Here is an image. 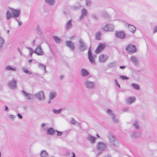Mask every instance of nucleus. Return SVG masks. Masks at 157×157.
<instances>
[{
	"label": "nucleus",
	"mask_w": 157,
	"mask_h": 157,
	"mask_svg": "<svg viewBox=\"0 0 157 157\" xmlns=\"http://www.w3.org/2000/svg\"><path fill=\"white\" fill-rule=\"evenodd\" d=\"M63 76H61L60 77V78H61V79H63Z\"/></svg>",
	"instance_id": "obj_50"
},
{
	"label": "nucleus",
	"mask_w": 157,
	"mask_h": 157,
	"mask_svg": "<svg viewBox=\"0 0 157 157\" xmlns=\"http://www.w3.org/2000/svg\"><path fill=\"white\" fill-rule=\"evenodd\" d=\"M4 44V40L1 37H0V50L2 48Z\"/></svg>",
	"instance_id": "obj_18"
},
{
	"label": "nucleus",
	"mask_w": 157,
	"mask_h": 157,
	"mask_svg": "<svg viewBox=\"0 0 157 157\" xmlns=\"http://www.w3.org/2000/svg\"><path fill=\"white\" fill-rule=\"evenodd\" d=\"M61 110V109H59L58 110H56L55 109H53V112L54 113H59L60 112Z\"/></svg>",
	"instance_id": "obj_30"
},
{
	"label": "nucleus",
	"mask_w": 157,
	"mask_h": 157,
	"mask_svg": "<svg viewBox=\"0 0 157 157\" xmlns=\"http://www.w3.org/2000/svg\"><path fill=\"white\" fill-rule=\"evenodd\" d=\"M16 81L13 79L9 82V85L11 88H15L16 86Z\"/></svg>",
	"instance_id": "obj_8"
},
{
	"label": "nucleus",
	"mask_w": 157,
	"mask_h": 157,
	"mask_svg": "<svg viewBox=\"0 0 157 157\" xmlns=\"http://www.w3.org/2000/svg\"><path fill=\"white\" fill-rule=\"evenodd\" d=\"M1 153L0 152V157H1Z\"/></svg>",
	"instance_id": "obj_52"
},
{
	"label": "nucleus",
	"mask_w": 157,
	"mask_h": 157,
	"mask_svg": "<svg viewBox=\"0 0 157 157\" xmlns=\"http://www.w3.org/2000/svg\"><path fill=\"white\" fill-rule=\"evenodd\" d=\"M116 36L119 38L123 39L125 38V34L123 31H117L115 33Z\"/></svg>",
	"instance_id": "obj_4"
},
{
	"label": "nucleus",
	"mask_w": 157,
	"mask_h": 157,
	"mask_svg": "<svg viewBox=\"0 0 157 157\" xmlns=\"http://www.w3.org/2000/svg\"><path fill=\"white\" fill-rule=\"evenodd\" d=\"M96 136L97 137L99 138V136L98 135V134H96Z\"/></svg>",
	"instance_id": "obj_49"
},
{
	"label": "nucleus",
	"mask_w": 157,
	"mask_h": 157,
	"mask_svg": "<svg viewBox=\"0 0 157 157\" xmlns=\"http://www.w3.org/2000/svg\"><path fill=\"white\" fill-rule=\"evenodd\" d=\"M56 96L55 93H51L50 94L49 98L50 99L54 98Z\"/></svg>",
	"instance_id": "obj_22"
},
{
	"label": "nucleus",
	"mask_w": 157,
	"mask_h": 157,
	"mask_svg": "<svg viewBox=\"0 0 157 157\" xmlns=\"http://www.w3.org/2000/svg\"><path fill=\"white\" fill-rule=\"evenodd\" d=\"M120 78L123 80H127L128 79V78L124 76H121Z\"/></svg>",
	"instance_id": "obj_31"
},
{
	"label": "nucleus",
	"mask_w": 157,
	"mask_h": 157,
	"mask_svg": "<svg viewBox=\"0 0 157 157\" xmlns=\"http://www.w3.org/2000/svg\"><path fill=\"white\" fill-rule=\"evenodd\" d=\"M115 82L116 83V85L119 87H120V85L119 84V83H118V82H117V81L116 79L115 80Z\"/></svg>",
	"instance_id": "obj_35"
},
{
	"label": "nucleus",
	"mask_w": 157,
	"mask_h": 157,
	"mask_svg": "<svg viewBox=\"0 0 157 157\" xmlns=\"http://www.w3.org/2000/svg\"><path fill=\"white\" fill-rule=\"evenodd\" d=\"M132 86L135 89H139L140 87L139 85L136 84H132Z\"/></svg>",
	"instance_id": "obj_23"
},
{
	"label": "nucleus",
	"mask_w": 157,
	"mask_h": 157,
	"mask_svg": "<svg viewBox=\"0 0 157 157\" xmlns=\"http://www.w3.org/2000/svg\"><path fill=\"white\" fill-rule=\"evenodd\" d=\"M101 35V33L100 32H97L96 35V39L98 40H100V39Z\"/></svg>",
	"instance_id": "obj_19"
},
{
	"label": "nucleus",
	"mask_w": 157,
	"mask_h": 157,
	"mask_svg": "<svg viewBox=\"0 0 157 157\" xmlns=\"http://www.w3.org/2000/svg\"><path fill=\"white\" fill-rule=\"evenodd\" d=\"M8 109V108L7 106H6L5 108V110H7Z\"/></svg>",
	"instance_id": "obj_44"
},
{
	"label": "nucleus",
	"mask_w": 157,
	"mask_h": 157,
	"mask_svg": "<svg viewBox=\"0 0 157 157\" xmlns=\"http://www.w3.org/2000/svg\"><path fill=\"white\" fill-rule=\"evenodd\" d=\"M32 53H31L30 54V55L31 56H32Z\"/></svg>",
	"instance_id": "obj_51"
},
{
	"label": "nucleus",
	"mask_w": 157,
	"mask_h": 157,
	"mask_svg": "<svg viewBox=\"0 0 157 157\" xmlns=\"http://www.w3.org/2000/svg\"><path fill=\"white\" fill-rule=\"evenodd\" d=\"M105 147V145L102 143H99L97 145V149L100 150H104Z\"/></svg>",
	"instance_id": "obj_9"
},
{
	"label": "nucleus",
	"mask_w": 157,
	"mask_h": 157,
	"mask_svg": "<svg viewBox=\"0 0 157 157\" xmlns=\"http://www.w3.org/2000/svg\"><path fill=\"white\" fill-rule=\"evenodd\" d=\"M82 11L83 12H86V10L85 9H83L82 10Z\"/></svg>",
	"instance_id": "obj_47"
},
{
	"label": "nucleus",
	"mask_w": 157,
	"mask_h": 157,
	"mask_svg": "<svg viewBox=\"0 0 157 157\" xmlns=\"http://www.w3.org/2000/svg\"><path fill=\"white\" fill-rule=\"evenodd\" d=\"M155 31H157V26L155 28Z\"/></svg>",
	"instance_id": "obj_48"
},
{
	"label": "nucleus",
	"mask_w": 157,
	"mask_h": 157,
	"mask_svg": "<svg viewBox=\"0 0 157 157\" xmlns=\"http://www.w3.org/2000/svg\"><path fill=\"white\" fill-rule=\"evenodd\" d=\"M31 97H33V96H32V95H31Z\"/></svg>",
	"instance_id": "obj_53"
},
{
	"label": "nucleus",
	"mask_w": 157,
	"mask_h": 157,
	"mask_svg": "<svg viewBox=\"0 0 157 157\" xmlns=\"http://www.w3.org/2000/svg\"><path fill=\"white\" fill-rule=\"evenodd\" d=\"M81 73L82 76H85L89 74L88 71L84 69H82L81 71Z\"/></svg>",
	"instance_id": "obj_14"
},
{
	"label": "nucleus",
	"mask_w": 157,
	"mask_h": 157,
	"mask_svg": "<svg viewBox=\"0 0 157 157\" xmlns=\"http://www.w3.org/2000/svg\"><path fill=\"white\" fill-rule=\"evenodd\" d=\"M53 38L55 42L57 43H59L61 41L60 39L57 36H54Z\"/></svg>",
	"instance_id": "obj_20"
},
{
	"label": "nucleus",
	"mask_w": 157,
	"mask_h": 157,
	"mask_svg": "<svg viewBox=\"0 0 157 157\" xmlns=\"http://www.w3.org/2000/svg\"><path fill=\"white\" fill-rule=\"evenodd\" d=\"M88 56L89 59L91 63H94V58L92 54V52L90 50L88 51Z\"/></svg>",
	"instance_id": "obj_10"
},
{
	"label": "nucleus",
	"mask_w": 157,
	"mask_h": 157,
	"mask_svg": "<svg viewBox=\"0 0 157 157\" xmlns=\"http://www.w3.org/2000/svg\"><path fill=\"white\" fill-rule=\"evenodd\" d=\"M34 52L38 55L41 56L44 55V52L42 51L40 46H38L35 49Z\"/></svg>",
	"instance_id": "obj_5"
},
{
	"label": "nucleus",
	"mask_w": 157,
	"mask_h": 157,
	"mask_svg": "<svg viewBox=\"0 0 157 157\" xmlns=\"http://www.w3.org/2000/svg\"><path fill=\"white\" fill-rule=\"evenodd\" d=\"M46 3H49L51 5H52L54 3V0H45Z\"/></svg>",
	"instance_id": "obj_21"
},
{
	"label": "nucleus",
	"mask_w": 157,
	"mask_h": 157,
	"mask_svg": "<svg viewBox=\"0 0 157 157\" xmlns=\"http://www.w3.org/2000/svg\"><path fill=\"white\" fill-rule=\"evenodd\" d=\"M24 72L25 73H28L29 74H31V72L30 71H28L27 69L26 68H24L23 69Z\"/></svg>",
	"instance_id": "obj_27"
},
{
	"label": "nucleus",
	"mask_w": 157,
	"mask_h": 157,
	"mask_svg": "<svg viewBox=\"0 0 157 157\" xmlns=\"http://www.w3.org/2000/svg\"><path fill=\"white\" fill-rule=\"evenodd\" d=\"M32 62V59H29V63H31V62Z\"/></svg>",
	"instance_id": "obj_46"
},
{
	"label": "nucleus",
	"mask_w": 157,
	"mask_h": 157,
	"mask_svg": "<svg viewBox=\"0 0 157 157\" xmlns=\"http://www.w3.org/2000/svg\"><path fill=\"white\" fill-rule=\"evenodd\" d=\"M9 10L14 17H17L19 16L20 13V10L13 9L10 7L9 8Z\"/></svg>",
	"instance_id": "obj_3"
},
{
	"label": "nucleus",
	"mask_w": 157,
	"mask_h": 157,
	"mask_svg": "<svg viewBox=\"0 0 157 157\" xmlns=\"http://www.w3.org/2000/svg\"><path fill=\"white\" fill-rule=\"evenodd\" d=\"M135 100V98L134 97H130L128 98L127 101L128 103L130 104L134 102Z\"/></svg>",
	"instance_id": "obj_16"
},
{
	"label": "nucleus",
	"mask_w": 157,
	"mask_h": 157,
	"mask_svg": "<svg viewBox=\"0 0 157 157\" xmlns=\"http://www.w3.org/2000/svg\"><path fill=\"white\" fill-rule=\"evenodd\" d=\"M67 46L69 47L71 50H74L75 48L73 43L71 41H67L66 42Z\"/></svg>",
	"instance_id": "obj_12"
},
{
	"label": "nucleus",
	"mask_w": 157,
	"mask_h": 157,
	"mask_svg": "<svg viewBox=\"0 0 157 157\" xmlns=\"http://www.w3.org/2000/svg\"><path fill=\"white\" fill-rule=\"evenodd\" d=\"M36 98L39 100H42L44 98V92L42 91L39 92L36 95Z\"/></svg>",
	"instance_id": "obj_6"
},
{
	"label": "nucleus",
	"mask_w": 157,
	"mask_h": 157,
	"mask_svg": "<svg viewBox=\"0 0 157 157\" xmlns=\"http://www.w3.org/2000/svg\"><path fill=\"white\" fill-rule=\"evenodd\" d=\"M107 112L108 113H111V111L110 110H108L107 111Z\"/></svg>",
	"instance_id": "obj_41"
},
{
	"label": "nucleus",
	"mask_w": 157,
	"mask_h": 157,
	"mask_svg": "<svg viewBox=\"0 0 157 157\" xmlns=\"http://www.w3.org/2000/svg\"><path fill=\"white\" fill-rule=\"evenodd\" d=\"M91 138L92 140V141L91 142L92 143H94V142L95 141V140L96 138L95 137H91Z\"/></svg>",
	"instance_id": "obj_33"
},
{
	"label": "nucleus",
	"mask_w": 157,
	"mask_h": 157,
	"mask_svg": "<svg viewBox=\"0 0 157 157\" xmlns=\"http://www.w3.org/2000/svg\"><path fill=\"white\" fill-rule=\"evenodd\" d=\"M17 116L20 119H22V116L20 114H18Z\"/></svg>",
	"instance_id": "obj_38"
},
{
	"label": "nucleus",
	"mask_w": 157,
	"mask_h": 157,
	"mask_svg": "<svg viewBox=\"0 0 157 157\" xmlns=\"http://www.w3.org/2000/svg\"><path fill=\"white\" fill-rule=\"evenodd\" d=\"M131 27V28L133 30H131V31L132 32V33H133L134 31L136 29V28H135V27L133 26H132V25H130Z\"/></svg>",
	"instance_id": "obj_32"
},
{
	"label": "nucleus",
	"mask_w": 157,
	"mask_h": 157,
	"mask_svg": "<svg viewBox=\"0 0 157 157\" xmlns=\"http://www.w3.org/2000/svg\"><path fill=\"white\" fill-rule=\"evenodd\" d=\"M126 50L128 52L131 53H133L135 52L136 51V46L131 44L128 45L126 48Z\"/></svg>",
	"instance_id": "obj_2"
},
{
	"label": "nucleus",
	"mask_w": 157,
	"mask_h": 157,
	"mask_svg": "<svg viewBox=\"0 0 157 157\" xmlns=\"http://www.w3.org/2000/svg\"><path fill=\"white\" fill-rule=\"evenodd\" d=\"M105 47V45L103 43H100L98 44L96 49L95 50V53L98 54L103 50Z\"/></svg>",
	"instance_id": "obj_1"
},
{
	"label": "nucleus",
	"mask_w": 157,
	"mask_h": 157,
	"mask_svg": "<svg viewBox=\"0 0 157 157\" xmlns=\"http://www.w3.org/2000/svg\"><path fill=\"white\" fill-rule=\"evenodd\" d=\"M6 69L8 70H10L12 71H16V69L15 68L11 67L10 66H7L6 68Z\"/></svg>",
	"instance_id": "obj_24"
},
{
	"label": "nucleus",
	"mask_w": 157,
	"mask_h": 157,
	"mask_svg": "<svg viewBox=\"0 0 157 157\" xmlns=\"http://www.w3.org/2000/svg\"><path fill=\"white\" fill-rule=\"evenodd\" d=\"M71 21H69L68 22L67 24V29L69 28L70 27H71Z\"/></svg>",
	"instance_id": "obj_26"
},
{
	"label": "nucleus",
	"mask_w": 157,
	"mask_h": 157,
	"mask_svg": "<svg viewBox=\"0 0 157 157\" xmlns=\"http://www.w3.org/2000/svg\"><path fill=\"white\" fill-rule=\"evenodd\" d=\"M45 126V124H43L41 125V126L42 127H44Z\"/></svg>",
	"instance_id": "obj_42"
},
{
	"label": "nucleus",
	"mask_w": 157,
	"mask_h": 157,
	"mask_svg": "<svg viewBox=\"0 0 157 157\" xmlns=\"http://www.w3.org/2000/svg\"><path fill=\"white\" fill-rule=\"evenodd\" d=\"M57 132V135L60 136L62 134V132H58V131H56Z\"/></svg>",
	"instance_id": "obj_34"
},
{
	"label": "nucleus",
	"mask_w": 157,
	"mask_h": 157,
	"mask_svg": "<svg viewBox=\"0 0 157 157\" xmlns=\"http://www.w3.org/2000/svg\"><path fill=\"white\" fill-rule=\"evenodd\" d=\"M23 92L24 93V94L26 96H27L29 95V94H27V93L24 92V91H23Z\"/></svg>",
	"instance_id": "obj_39"
},
{
	"label": "nucleus",
	"mask_w": 157,
	"mask_h": 157,
	"mask_svg": "<svg viewBox=\"0 0 157 157\" xmlns=\"http://www.w3.org/2000/svg\"><path fill=\"white\" fill-rule=\"evenodd\" d=\"M131 60L132 61H135L136 60V58L135 57H134V56H132L131 57Z\"/></svg>",
	"instance_id": "obj_36"
},
{
	"label": "nucleus",
	"mask_w": 157,
	"mask_h": 157,
	"mask_svg": "<svg viewBox=\"0 0 157 157\" xmlns=\"http://www.w3.org/2000/svg\"><path fill=\"white\" fill-rule=\"evenodd\" d=\"M55 133V131L52 128H51L47 130V133L48 134L53 135Z\"/></svg>",
	"instance_id": "obj_13"
},
{
	"label": "nucleus",
	"mask_w": 157,
	"mask_h": 157,
	"mask_svg": "<svg viewBox=\"0 0 157 157\" xmlns=\"http://www.w3.org/2000/svg\"><path fill=\"white\" fill-rule=\"evenodd\" d=\"M85 86L87 88H91L93 87L94 86V84L92 82L87 81L85 83Z\"/></svg>",
	"instance_id": "obj_11"
},
{
	"label": "nucleus",
	"mask_w": 157,
	"mask_h": 157,
	"mask_svg": "<svg viewBox=\"0 0 157 157\" xmlns=\"http://www.w3.org/2000/svg\"><path fill=\"white\" fill-rule=\"evenodd\" d=\"M107 59L108 57L107 56L102 54L99 56V60L101 62H105Z\"/></svg>",
	"instance_id": "obj_7"
},
{
	"label": "nucleus",
	"mask_w": 157,
	"mask_h": 157,
	"mask_svg": "<svg viewBox=\"0 0 157 157\" xmlns=\"http://www.w3.org/2000/svg\"><path fill=\"white\" fill-rule=\"evenodd\" d=\"M6 16L7 19H10L12 17L11 13L9 11H7L6 12Z\"/></svg>",
	"instance_id": "obj_17"
},
{
	"label": "nucleus",
	"mask_w": 157,
	"mask_h": 157,
	"mask_svg": "<svg viewBox=\"0 0 157 157\" xmlns=\"http://www.w3.org/2000/svg\"><path fill=\"white\" fill-rule=\"evenodd\" d=\"M10 117L11 118H14L13 116L12 115H10Z\"/></svg>",
	"instance_id": "obj_43"
},
{
	"label": "nucleus",
	"mask_w": 157,
	"mask_h": 157,
	"mask_svg": "<svg viewBox=\"0 0 157 157\" xmlns=\"http://www.w3.org/2000/svg\"><path fill=\"white\" fill-rule=\"evenodd\" d=\"M109 25H106L103 28V29L104 31H109Z\"/></svg>",
	"instance_id": "obj_25"
},
{
	"label": "nucleus",
	"mask_w": 157,
	"mask_h": 157,
	"mask_svg": "<svg viewBox=\"0 0 157 157\" xmlns=\"http://www.w3.org/2000/svg\"><path fill=\"white\" fill-rule=\"evenodd\" d=\"M79 42L81 44V46H82L83 45V41L82 40H80L79 41Z\"/></svg>",
	"instance_id": "obj_37"
},
{
	"label": "nucleus",
	"mask_w": 157,
	"mask_h": 157,
	"mask_svg": "<svg viewBox=\"0 0 157 157\" xmlns=\"http://www.w3.org/2000/svg\"><path fill=\"white\" fill-rule=\"evenodd\" d=\"M48 156V153L46 151L43 150L42 151L40 154V156L41 157H47Z\"/></svg>",
	"instance_id": "obj_15"
},
{
	"label": "nucleus",
	"mask_w": 157,
	"mask_h": 157,
	"mask_svg": "<svg viewBox=\"0 0 157 157\" xmlns=\"http://www.w3.org/2000/svg\"><path fill=\"white\" fill-rule=\"evenodd\" d=\"M119 144V142L117 140H115L113 143V144L114 146H117Z\"/></svg>",
	"instance_id": "obj_28"
},
{
	"label": "nucleus",
	"mask_w": 157,
	"mask_h": 157,
	"mask_svg": "<svg viewBox=\"0 0 157 157\" xmlns=\"http://www.w3.org/2000/svg\"><path fill=\"white\" fill-rule=\"evenodd\" d=\"M39 66L40 67H43L44 70L45 71L46 66L44 65H42L41 64L39 63L38 64Z\"/></svg>",
	"instance_id": "obj_29"
},
{
	"label": "nucleus",
	"mask_w": 157,
	"mask_h": 157,
	"mask_svg": "<svg viewBox=\"0 0 157 157\" xmlns=\"http://www.w3.org/2000/svg\"><path fill=\"white\" fill-rule=\"evenodd\" d=\"M22 24V22H20L19 23V25H21Z\"/></svg>",
	"instance_id": "obj_45"
},
{
	"label": "nucleus",
	"mask_w": 157,
	"mask_h": 157,
	"mask_svg": "<svg viewBox=\"0 0 157 157\" xmlns=\"http://www.w3.org/2000/svg\"><path fill=\"white\" fill-rule=\"evenodd\" d=\"M120 68L121 69H124L125 68V66H120Z\"/></svg>",
	"instance_id": "obj_40"
}]
</instances>
